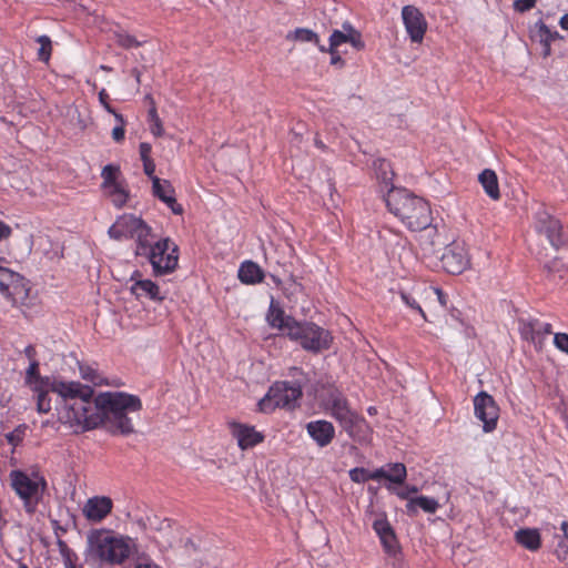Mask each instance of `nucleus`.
<instances>
[{
	"mask_svg": "<svg viewBox=\"0 0 568 568\" xmlns=\"http://www.w3.org/2000/svg\"><path fill=\"white\" fill-rule=\"evenodd\" d=\"M141 399L123 392H105L94 397L82 432L104 425L111 434L130 435L134 433L130 413H139Z\"/></svg>",
	"mask_w": 568,
	"mask_h": 568,
	"instance_id": "obj_1",
	"label": "nucleus"
},
{
	"mask_svg": "<svg viewBox=\"0 0 568 568\" xmlns=\"http://www.w3.org/2000/svg\"><path fill=\"white\" fill-rule=\"evenodd\" d=\"M49 389L61 399L60 420L68 424L75 433L82 432L94 402L93 388L80 382L53 378L49 384Z\"/></svg>",
	"mask_w": 568,
	"mask_h": 568,
	"instance_id": "obj_2",
	"label": "nucleus"
},
{
	"mask_svg": "<svg viewBox=\"0 0 568 568\" xmlns=\"http://www.w3.org/2000/svg\"><path fill=\"white\" fill-rule=\"evenodd\" d=\"M134 540L108 528H94L87 534L85 557L99 565H122L132 554Z\"/></svg>",
	"mask_w": 568,
	"mask_h": 568,
	"instance_id": "obj_3",
	"label": "nucleus"
},
{
	"mask_svg": "<svg viewBox=\"0 0 568 568\" xmlns=\"http://www.w3.org/2000/svg\"><path fill=\"white\" fill-rule=\"evenodd\" d=\"M385 202L389 212L412 231L425 230L432 223L429 204L405 189L392 186L385 196Z\"/></svg>",
	"mask_w": 568,
	"mask_h": 568,
	"instance_id": "obj_4",
	"label": "nucleus"
},
{
	"mask_svg": "<svg viewBox=\"0 0 568 568\" xmlns=\"http://www.w3.org/2000/svg\"><path fill=\"white\" fill-rule=\"evenodd\" d=\"M326 408L351 438L357 442L368 439L372 432L368 423L351 408L348 400L341 393L331 394Z\"/></svg>",
	"mask_w": 568,
	"mask_h": 568,
	"instance_id": "obj_5",
	"label": "nucleus"
},
{
	"mask_svg": "<svg viewBox=\"0 0 568 568\" xmlns=\"http://www.w3.org/2000/svg\"><path fill=\"white\" fill-rule=\"evenodd\" d=\"M9 478L11 488L22 500L26 513L34 514L47 489L45 479L39 474L29 475L21 470H12Z\"/></svg>",
	"mask_w": 568,
	"mask_h": 568,
	"instance_id": "obj_6",
	"label": "nucleus"
},
{
	"mask_svg": "<svg viewBox=\"0 0 568 568\" xmlns=\"http://www.w3.org/2000/svg\"><path fill=\"white\" fill-rule=\"evenodd\" d=\"M290 338L314 353L328 349L332 343L331 333L314 323L293 324L290 328Z\"/></svg>",
	"mask_w": 568,
	"mask_h": 568,
	"instance_id": "obj_7",
	"label": "nucleus"
},
{
	"mask_svg": "<svg viewBox=\"0 0 568 568\" xmlns=\"http://www.w3.org/2000/svg\"><path fill=\"white\" fill-rule=\"evenodd\" d=\"M302 396L300 385L287 382L275 383L264 398L258 403L260 409L264 413L273 412L277 407L292 409L297 405Z\"/></svg>",
	"mask_w": 568,
	"mask_h": 568,
	"instance_id": "obj_8",
	"label": "nucleus"
},
{
	"mask_svg": "<svg viewBox=\"0 0 568 568\" xmlns=\"http://www.w3.org/2000/svg\"><path fill=\"white\" fill-rule=\"evenodd\" d=\"M442 267L449 274H462L470 267V254L464 241L447 244L440 256Z\"/></svg>",
	"mask_w": 568,
	"mask_h": 568,
	"instance_id": "obj_9",
	"label": "nucleus"
},
{
	"mask_svg": "<svg viewBox=\"0 0 568 568\" xmlns=\"http://www.w3.org/2000/svg\"><path fill=\"white\" fill-rule=\"evenodd\" d=\"M4 258L0 257V262ZM0 292L13 304H24L29 297L27 283L19 273L0 265Z\"/></svg>",
	"mask_w": 568,
	"mask_h": 568,
	"instance_id": "obj_10",
	"label": "nucleus"
},
{
	"mask_svg": "<svg viewBox=\"0 0 568 568\" xmlns=\"http://www.w3.org/2000/svg\"><path fill=\"white\" fill-rule=\"evenodd\" d=\"M475 416L483 422L485 433L496 429L499 418V407L491 395L486 392L478 393L474 398Z\"/></svg>",
	"mask_w": 568,
	"mask_h": 568,
	"instance_id": "obj_11",
	"label": "nucleus"
},
{
	"mask_svg": "<svg viewBox=\"0 0 568 568\" xmlns=\"http://www.w3.org/2000/svg\"><path fill=\"white\" fill-rule=\"evenodd\" d=\"M170 241L163 240L155 243L149 254L150 263L155 274H165L173 271L178 265L176 247L170 250Z\"/></svg>",
	"mask_w": 568,
	"mask_h": 568,
	"instance_id": "obj_12",
	"label": "nucleus"
},
{
	"mask_svg": "<svg viewBox=\"0 0 568 568\" xmlns=\"http://www.w3.org/2000/svg\"><path fill=\"white\" fill-rule=\"evenodd\" d=\"M535 229L537 234L545 237L556 250L565 243L560 222L545 210L536 213Z\"/></svg>",
	"mask_w": 568,
	"mask_h": 568,
	"instance_id": "obj_13",
	"label": "nucleus"
},
{
	"mask_svg": "<svg viewBox=\"0 0 568 568\" xmlns=\"http://www.w3.org/2000/svg\"><path fill=\"white\" fill-rule=\"evenodd\" d=\"M402 20L410 41L422 43L428 28L423 12L415 6H404L402 9Z\"/></svg>",
	"mask_w": 568,
	"mask_h": 568,
	"instance_id": "obj_14",
	"label": "nucleus"
},
{
	"mask_svg": "<svg viewBox=\"0 0 568 568\" xmlns=\"http://www.w3.org/2000/svg\"><path fill=\"white\" fill-rule=\"evenodd\" d=\"M551 334V324L538 320L523 322L520 335L525 341L530 342L537 351H541Z\"/></svg>",
	"mask_w": 568,
	"mask_h": 568,
	"instance_id": "obj_15",
	"label": "nucleus"
},
{
	"mask_svg": "<svg viewBox=\"0 0 568 568\" xmlns=\"http://www.w3.org/2000/svg\"><path fill=\"white\" fill-rule=\"evenodd\" d=\"M112 507L113 503L111 498L106 496H94L85 501L82 513L89 521L100 523L111 513Z\"/></svg>",
	"mask_w": 568,
	"mask_h": 568,
	"instance_id": "obj_16",
	"label": "nucleus"
},
{
	"mask_svg": "<svg viewBox=\"0 0 568 568\" xmlns=\"http://www.w3.org/2000/svg\"><path fill=\"white\" fill-rule=\"evenodd\" d=\"M308 436L321 448L328 446L335 437L334 425L325 419L313 420L306 424Z\"/></svg>",
	"mask_w": 568,
	"mask_h": 568,
	"instance_id": "obj_17",
	"label": "nucleus"
},
{
	"mask_svg": "<svg viewBox=\"0 0 568 568\" xmlns=\"http://www.w3.org/2000/svg\"><path fill=\"white\" fill-rule=\"evenodd\" d=\"M231 434L237 440V445L241 449H248L263 442L264 436L255 430L254 427L241 424H230Z\"/></svg>",
	"mask_w": 568,
	"mask_h": 568,
	"instance_id": "obj_18",
	"label": "nucleus"
},
{
	"mask_svg": "<svg viewBox=\"0 0 568 568\" xmlns=\"http://www.w3.org/2000/svg\"><path fill=\"white\" fill-rule=\"evenodd\" d=\"M152 191L153 195L164 202L174 214L183 213V207L176 202L174 189L170 181L153 178Z\"/></svg>",
	"mask_w": 568,
	"mask_h": 568,
	"instance_id": "obj_19",
	"label": "nucleus"
},
{
	"mask_svg": "<svg viewBox=\"0 0 568 568\" xmlns=\"http://www.w3.org/2000/svg\"><path fill=\"white\" fill-rule=\"evenodd\" d=\"M141 222L142 220L134 215L124 214L109 229V234L115 240L132 237L136 229L141 226Z\"/></svg>",
	"mask_w": 568,
	"mask_h": 568,
	"instance_id": "obj_20",
	"label": "nucleus"
},
{
	"mask_svg": "<svg viewBox=\"0 0 568 568\" xmlns=\"http://www.w3.org/2000/svg\"><path fill=\"white\" fill-rule=\"evenodd\" d=\"M266 318L272 327L278 328L288 337L291 326H293V324H298V322H296L291 316H286L284 311L273 300L271 302Z\"/></svg>",
	"mask_w": 568,
	"mask_h": 568,
	"instance_id": "obj_21",
	"label": "nucleus"
},
{
	"mask_svg": "<svg viewBox=\"0 0 568 568\" xmlns=\"http://www.w3.org/2000/svg\"><path fill=\"white\" fill-rule=\"evenodd\" d=\"M130 290L136 298H149L155 302H162L165 298L160 287L151 280H136Z\"/></svg>",
	"mask_w": 568,
	"mask_h": 568,
	"instance_id": "obj_22",
	"label": "nucleus"
},
{
	"mask_svg": "<svg viewBox=\"0 0 568 568\" xmlns=\"http://www.w3.org/2000/svg\"><path fill=\"white\" fill-rule=\"evenodd\" d=\"M373 528L381 538L382 544L388 552L396 549L395 534L385 518H378L374 521Z\"/></svg>",
	"mask_w": 568,
	"mask_h": 568,
	"instance_id": "obj_23",
	"label": "nucleus"
},
{
	"mask_svg": "<svg viewBox=\"0 0 568 568\" xmlns=\"http://www.w3.org/2000/svg\"><path fill=\"white\" fill-rule=\"evenodd\" d=\"M478 181L481 184L484 191L491 200H499L500 192L498 185V178L495 171L485 169L479 175Z\"/></svg>",
	"mask_w": 568,
	"mask_h": 568,
	"instance_id": "obj_24",
	"label": "nucleus"
},
{
	"mask_svg": "<svg viewBox=\"0 0 568 568\" xmlns=\"http://www.w3.org/2000/svg\"><path fill=\"white\" fill-rule=\"evenodd\" d=\"M264 274L261 267L251 261L242 263L239 270V278L245 284H256L263 281Z\"/></svg>",
	"mask_w": 568,
	"mask_h": 568,
	"instance_id": "obj_25",
	"label": "nucleus"
},
{
	"mask_svg": "<svg viewBox=\"0 0 568 568\" xmlns=\"http://www.w3.org/2000/svg\"><path fill=\"white\" fill-rule=\"evenodd\" d=\"M376 470H382L383 476L382 479H387L393 484H403L407 476L406 467L403 463H394L388 464L385 467L377 468Z\"/></svg>",
	"mask_w": 568,
	"mask_h": 568,
	"instance_id": "obj_26",
	"label": "nucleus"
},
{
	"mask_svg": "<svg viewBox=\"0 0 568 568\" xmlns=\"http://www.w3.org/2000/svg\"><path fill=\"white\" fill-rule=\"evenodd\" d=\"M102 190H103L104 194L113 203V205L119 209L126 204L129 196H130L129 190L126 189V185L124 182L108 186Z\"/></svg>",
	"mask_w": 568,
	"mask_h": 568,
	"instance_id": "obj_27",
	"label": "nucleus"
},
{
	"mask_svg": "<svg viewBox=\"0 0 568 568\" xmlns=\"http://www.w3.org/2000/svg\"><path fill=\"white\" fill-rule=\"evenodd\" d=\"M516 541L525 548L535 551L540 547V535L536 529H520L516 532Z\"/></svg>",
	"mask_w": 568,
	"mask_h": 568,
	"instance_id": "obj_28",
	"label": "nucleus"
},
{
	"mask_svg": "<svg viewBox=\"0 0 568 568\" xmlns=\"http://www.w3.org/2000/svg\"><path fill=\"white\" fill-rule=\"evenodd\" d=\"M51 381L45 377H41L39 374V362L29 363V367L26 372V384H28L32 389H40L41 387H48Z\"/></svg>",
	"mask_w": 568,
	"mask_h": 568,
	"instance_id": "obj_29",
	"label": "nucleus"
},
{
	"mask_svg": "<svg viewBox=\"0 0 568 568\" xmlns=\"http://www.w3.org/2000/svg\"><path fill=\"white\" fill-rule=\"evenodd\" d=\"M374 170L377 179L385 184L386 187L393 185L394 171L390 163L385 159L374 161Z\"/></svg>",
	"mask_w": 568,
	"mask_h": 568,
	"instance_id": "obj_30",
	"label": "nucleus"
},
{
	"mask_svg": "<svg viewBox=\"0 0 568 568\" xmlns=\"http://www.w3.org/2000/svg\"><path fill=\"white\" fill-rule=\"evenodd\" d=\"M101 178L103 180L102 189L124 182L121 179L120 166L115 164L105 165L101 171Z\"/></svg>",
	"mask_w": 568,
	"mask_h": 568,
	"instance_id": "obj_31",
	"label": "nucleus"
},
{
	"mask_svg": "<svg viewBox=\"0 0 568 568\" xmlns=\"http://www.w3.org/2000/svg\"><path fill=\"white\" fill-rule=\"evenodd\" d=\"M438 506L439 505L436 499L426 496H419L408 501L407 509L412 513L415 507H420L424 511L434 514L438 509Z\"/></svg>",
	"mask_w": 568,
	"mask_h": 568,
	"instance_id": "obj_32",
	"label": "nucleus"
},
{
	"mask_svg": "<svg viewBox=\"0 0 568 568\" xmlns=\"http://www.w3.org/2000/svg\"><path fill=\"white\" fill-rule=\"evenodd\" d=\"M286 39L290 41L314 42L315 44H318L320 42L317 33L306 28H297L294 31L288 32L286 34Z\"/></svg>",
	"mask_w": 568,
	"mask_h": 568,
	"instance_id": "obj_33",
	"label": "nucleus"
},
{
	"mask_svg": "<svg viewBox=\"0 0 568 568\" xmlns=\"http://www.w3.org/2000/svg\"><path fill=\"white\" fill-rule=\"evenodd\" d=\"M382 470L368 471L365 468H353L349 470V478L355 483H364L368 479L379 480L383 476Z\"/></svg>",
	"mask_w": 568,
	"mask_h": 568,
	"instance_id": "obj_34",
	"label": "nucleus"
},
{
	"mask_svg": "<svg viewBox=\"0 0 568 568\" xmlns=\"http://www.w3.org/2000/svg\"><path fill=\"white\" fill-rule=\"evenodd\" d=\"M538 33H539L540 42L544 44V54L545 55L550 54V43H551V41L560 38L559 33L557 31H551L544 23L539 24Z\"/></svg>",
	"mask_w": 568,
	"mask_h": 568,
	"instance_id": "obj_35",
	"label": "nucleus"
},
{
	"mask_svg": "<svg viewBox=\"0 0 568 568\" xmlns=\"http://www.w3.org/2000/svg\"><path fill=\"white\" fill-rule=\"evenodd\" d=\"M59 552L62 557L64 568L77 566L78 556L65 541H58Z\"/></svg>",
	"mask_w": 568,
	"mask_h": 568,
	"instance_id": "obj_36",
	"label": "nucleus"
},
{
	"mask_svg": "<svg viewBox=\"0 0 568 568\" xmlns=\"http://www.w3.org/2000/svg\"><path fill=\"white\" fill-rule=\"evenodd\" d=\"M151 229L142 221L132 239H135L141 248L152 247L150 242Z\"/></svg>",
	"mask_w": 568,
	"mask_h": 568,
	"instance_id": "obj_37",
	"label": "nucleus"
},
{
	"mask_svg": "<svg viewBox=\"0 0 568 568\" xmlns=\"http://www.w3.org/2000/svg\"><path fill=\"white\" fill-rule=\"evenodd\" d=\"M148 119L150 122V130L153 135L162 136L164 133L162 121L158 114L156 108H150L148 111Z\"/></svg>",
	"mask_w": 568,
	"mask_h": 568,
	"instance_id": "obj_38",
	"label": "nucleus"
},
{
	"mask_svg": "<svg viewBox=\"0 0 568 568\" xmlns=\"http://www.w3.org/2000/svg\"><path fill=\"white\" fill-rule=\"evenodd\" d=\"M37 42L40 44L38 49V58L43 62H48L51 57L52 42L48 36H40L37 38Z\"/></svg>",
	"mask_w": 568,
	"mask_h": 568,
	"instance_id": "obj_39",
	"label": "nucleus"
},
{
	"mask_svg": "<svg viewBox=\"0 0 568 568\" xmlns=\"http://www.w3.org/2000/svg\"><path fill=\"white\" fill-rule=\"evenodd\" d=\"M346 42H347V31L334 30L329 37V48L327 49V51L331 54H334V50L337 49V47H339L341 44L346 43ZM320 50L323 52L326 51V49L321 45H320Z\"/></svg>",
	"mask_w": 568,
	"mask_h": 568,
	"instance_id": "obj_40",
	"label": "nucleus"
},
{
	"mask_svg": "<svg viewBox=\"0 0 568 568\" xmlns=\"http://www.w3.org/2000/svg\"><path fill=\"white\" fill-rule=\"evenodd\" d=\"M343 30L347 31V42L351 43L355 49L362 50L365 44L362 40L361 33L353 28L348 22L343 24Z\"/></svg>",
	"mask_w": 568,
	"mask_h": 568,
	"instance_id": "obj_41",
	"label": "nucleus"
},
{
	"mask_svg": "<svg viewBox=\"0 0 568 568\" xmlns=\"http://www.w3.org/2000/svg\"><path fill=\"white\" fill-rule=\"evenodd\" d=\"M38 393L37 409L41 414H45L51 409V399L48 397V387H41L40 389H33Z\"/></svg>",
	"mask_w": 568,
	"mask_h": 568,
	"instance_id": "obj_42",
	"label": "nucleus"
},
{
	"mask_svg": "<svg viewBox=\"0 0 568 568\" xmlns=\"http://www.w3.org/2000/svg\"><path fill=\"white\" fill-rule=\"evenodd\" d=\"M80 376L82 377V379L88 381L94 385L103 384V378L94 368L90 366L80 365Z\"/></svg>",
	"mask_w": 568,
	"mask_h": 568,
	"instance_id": "obj_43",
	"label": "nucleus"
},
{
	"mask_svg": "<svg viewBox=\"0 0 568 568\" xmlns=\"http://www.w3.org/2000/svg\"><path fill=\"white\" fill-rule=\"evenodd\" d=\"M115 40L116 43L124 49L136 48L142 45V42L138 41L135 37L125 32H116Z\"/></svg>",
	"mask_w": 568,
	"mask_h": 568,
	"instance_id": "obj_44",
	"label": "nucleus"
},
{
	"mask_svg": "<svg viewBox=\"0 0 568 568\" xmlns=\"http://www.w3.org/2000/svg\"><path fill=\"white\" fill-rule=\"evenodd\" d=\"M402 301L412 310L417 311L424 320H426V315L424 311L422 310L419 303L416 301L414 296H412L409 293L402 292L400 293Z\"/></svg>",
	"mask_w": 568,
	"mask_h": 568,
	"instance_id": "obj_45",
	"label": "nucleus"
},
{
	"mask_svg": "<svg viewBox=\"0 0 568 568\" xmlns=\"http://www.w3.org/2000/svg\"><path fill=\"white\" fill-rule=\"evenodd\" d=\"M561 263L557 260H554L551 264H546L545 267L547 268L549 275L551 276L552 281H557L564 278V275L561 274Z\"/></svg>",
	"mask_w": 568,
	"mask_h": 568,
	"instance_id": "obj_46",
	"label": "nucleus"
},
{
	"mask_svg": "<svg viewBox=\"0 0 568 568\" xmlns=\"http://www.w3.org/2000/svg\"><path fill=\"white\" fill-rule=\"evenodd\" d=\"M554 344L559 351L568 354V334L567 333H556L554 335Z\"/></svg>",
	"mask_w": 568,
	"mask_h": 568,
	"instance_id": "obj_47",
	"label": "nucleus"
},
{
	"mask_svg": "<svg viewBox=\"0 0 568 568\" xmlns=\"http://www.w3.org/2000/svg\"><path fill=\"white\" fill-rule=\"evenodd\" d=\"M24 429H26L24 425L17 427L12 433L7 435L8 442L13 445H17L18 443H20L23 438Z\"/></svg>",
	"mask_w": 568,
	"mask_h": 568,
	"instance_id": "obj_48",
	"label": "nucleus"
},
{
	"mask_svg": "<svg viewBox=\"0 0 568 568\" xmlns=\"http://www.w3.org/2000/svg\"><path fill=\"white\" fill-rule=\"evenodd\" d=\"M536 4V0H516L514 2V9L518 12H526L532 9Z\"/></svg>",
	"mask_w": 568,
	"mask_h": 568,
	"instance_id": "obj_49",
	"label": "nucleus"
},
{
	"mask_svg": "<svg viewBox=\"0 0 568 568\" xmlns=\"http://www.w3.org/2000/svg\"><path fill=\"white\" fill-rule=\"evenodd\" d=\"M125 136V125H115L112 130V139L116 143H121Z\"/></svg>",
	"mask_w": 568,
	"mask_h": 568,
	"instance_id": "obj_50",
	"label": "nucleus"
},
{
	"mask_svg": "<svg viewBox=\"0 0 568 568\" xmlns=\"http://www.w3.org/2000/svg\"><path fill=\"white\" fill-rule=\"evenodd\" d=\"M99 102L106 112H113V108L109 103V94L106 93L105 89H102L99 92Z\"/></svg>",
	"mask_w": 568,
	"mask_h": 568,
	"instance_id": "obj_51",
	"label": "nucleus"
},
{
	"mask_svg": "<svg viewBox=\"0 0 568 568\" xmlns=\"http://www.w3.org/2000/svg\"><path fill=\"white\" fill-rule=\"evenodd\" d=\"M143 170H144V173L153 181V178H158L156 175H154V172H155V163L153 162V160H146V161H143Z\"/></svg>",
	"mask_w": 568,
	"mask_h": 568,
	"instance_id": "obj_52",
	"label": "nucleus"
},
{
	"mask_svg": "<svg viewBox=\"0 0 568 568\" xmlns=\"http://www.w3.org/2000/svg\"><path fill=\"white\" fill-rule=\"evenodd\" d=\"M150 152L151 145L149 143L143 142L140 144V155L142 161L152 160L150 158Z\"/></svg>",
	"mask_w": 568,
	"mask_h": 568,
	"instance_id": "obj_53",
	"label": "nucleus"
},
{
	"mask_svg": "<svg viewBox=\"0 0 568 568\" xmlns=\"http://www.w3.org/2000/svg\"><path fill=\"white\" fill-rule=\"evenodd\" d=\"M24 355L27 356V358L29 359V363H32V362H38L36 356H37V351L34 348V346L32 345H28L26 348H24Z\"/></svg>",
	"mask_w": 568,
	"mask_h": 568,
	"instance_id": "obj_54",
	"label": "nucleus"
},
{
	"mask_svg": "<svg viewBox=\"0 0 568 568\" xmlns=\"http://www.w3.org/2000/svg\"><path fill=\"white\" fill-rule=\"evenodd\" d=\"M11 235V227L0 221V241L8 239Z\"/></svg>",
	"mask_w": 568,
	"mask_h": 568,
	"instance_id": "obj_55",
	"label": "nucleus"
},
{
	"mask_svg": "<svg viewBox=\"0 0 568 568\" xmlns=\"http://www.w3.org/2000/svg\"><path fill=\"white\" fill-rule=\"evenodd\" d=\"M109 113L114 116L118 125H126V121L124 120L123 115L118 113L114 109H113V112H109Z\"/></svg>",
	"mask_w": 568,
	"mask_h": 568,
	"instance_id": "obj_56",
	"label": "nucleus"
},
{
	"mask_svg": "<svg viewBox=\"0 0 568 568\" xmlns=\"http://www.w3.org/2000/svg\"><path fill=\"white\" fill-rule=\"evenodd\" d=\"M332 58H331V64H343L344 61L343 59L341 58V55L337 53L336 49L334 50V54H331Z\"/></svg>",
	"mask_w": 568,
	"mask_h": 568,
	"instance_id": "obj_57",
	"label": "nucleus"
},
{
	"mask_svg": "<svg viewBox=\"0 0 568 568\" xmlns=\"http://www.w3.org/2000/svg\"><path fill=\"white\" fill-rule=\"evenodd\" d=\"M434 292L435 294L438 296V301L442 305H445L446 304V301H445V295L443 294L442 290L439 288H434Z\"/></svg>",
	"mask_w": 568,
	"mask_h": 568,
	"instance_id": "obj_58",
	"label": "nucleus"
},
{
	"mask_svg": "<svg viewBox=\"0 0 568 568\" xmlns=\"http://www.w3.org/2000/svg\"><path fill=\"white\" fill-rule=\"evenodd\" d=\"M559 24L562 29L568 30V14H564L560 18Z\"/></svg>",
	"mask_w": 568,
	"mask_h": 568,
	"instance_id": "obj_59",
	"label": "nucleus"
},
{
	"mask_svg": "<svg viewBox=\"0 0 568 568\" xmlns=\"http://www.w3.org/2000/svg\"><path fill=\"white\" fill-rule=\"evenodd\" d=\"M396 495L400 498V499H407L409 494H408V489H402V490H397L396 491Z\"/></svg>",
	"mask_w": 568,
	"mask_h": 568,
	"instance_id": "obj_60",
	"label": "nucleus"
},
{
	"mask_svg": "<svg viewBox=\"0 0 568 568\" xmlns=\"http://www.w3.org/2000/svg\"><path fill=\"white\" fill-rule=\"evenodd\" d=\"M144 100L148 102V104H149V109H150V108H152V106H153V108H156V105H155V101H154V99L152 98V95H151V94H146V95H145V98H144Z\"/></svg>",
	"mask_w": 568,
	"mask_h": 568,
	"instance_id": "obj_61",
	"label": "nucleus"
},
{
	"mask_svg": "<svg viewBox=\"0 0 568 568\" xmlns=\"http://www.w3.org/2000/svg\"><path fill=\"white\" fill-rule=\"evenodd\" d=\"M132 75L135 78L138 84L141 83V72L138 69H132Z\"/></svg>",
	"mask_w": 568,
	"mask_h": 568,
	"instance_id": "obj_62",
	"label": "nucleus"
},
{
	"mask_svg": "<svg viewBox=\"0 0 568 568\" xmlns=\"http://www.w3.org/2000/svg\"><path fill=\"white\" fill-rule=\"evenodd\" d=\"M135 568H160V567L154 564H140Z\"/></svg>",
	"mask_w": 568,
	"mask_h": 568,
	"instance_id": "obj_63",
	"label": "nucleus"
},
{
	"mask_svg": "<svg viewBox=\"0 0 568 568\" xmlns=\"http://www.w3.org/2000/svg\"><path fill=\"white\" fill-rule=\"evenodd\" d=\"M165 528H170V524L166 519L161 521L159 529H165Z\"/></svg>",
	"mask_w": 568,
	"mask_h": 568,
	"instance_id": "obj_64",
	"label": "nucleus"
}]
</instances>
